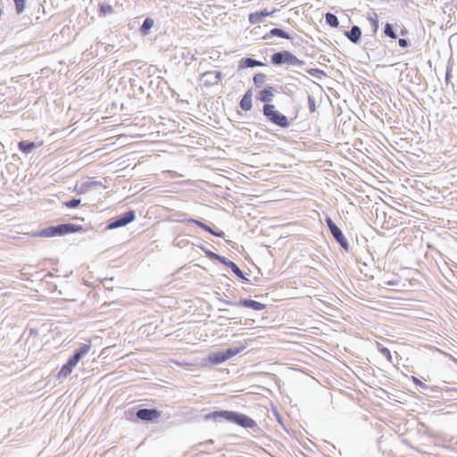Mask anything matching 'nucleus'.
<instances>
[{
	"label": "nucleus",
	"instance_id": "20",
	"mask_svg": "<svg viewBox=\"0 0 457 457\" xmlns=\"http://www.w3.org/2000/svg\"><path fill=\"white\" fill-rule=\"evenodd\" d=\"M74 368L75 367L72 364H71L70 361H67V362L59 370V372L57 374V378L59 379L67 378L72 372Z\"/></svg>",
	"mask_w": 457,
	"mask_h": 457
},
{
	"label": "nucleus",
	"instance_id": "49",
	"mask_svg": "<svg viewBox=\"0 0 457 457\" xmlns=\"http://www.w3.org/2000/svg\"><path fill=\"white\" fill-rule=\"evenodd\" d=\"M388 285L394 286V285H395V283H392V282H388Z\"/></svg>",
	"mask_w": 457,
	"mask_h": 457
},
{
	"label": "nucleus",
	"instance_id": "10",
	"mask_svg": "<svg viewBox=\"0 0 457 457\" xmlns=\"http://www.w3.org/2000/svg\"><path fill=\"white\" fill-rule=\"evenodd\" d=\"M237 304L238 306L251 308L255 311H262L265 308V304L251 299H241L237 302Z\"/></svg>",
	"mask_w": 457,
	"mask_h": 457
},
{
	"label": "nucleus",
	"instance_id": "1",
	"mask_svg": "<svg viewBox=\"0 0 457 457\" xmlns=\"http://www.w3.org/2000/svg\"><path fill=\"white\" fill-rule=\"evenodd\" d=\"M205 420H212L215 422L227 420L235 423L245 428H251L253 432H259L261 428L258 424L249 416L232 411H215L205 415Z\"/></svg>",
	"mask_w": 457,
	"mask_h": 457
},
{
	"label": "nucleus",
	"instance_id": "21",
	"mask_svg": "<svg viewBox=\"0 0 457 457\" xmlns=\"http://www.w3.org/2000/svg\"><path fill=\"white\" fill-rule=\"evenodd\" d=\"M74 368L75 367L72 364H71L70 361H67V362L59 370V372L57 374V378L59 379L67 378L72 372Z\"/></svg>",
	"mask_w": 457,
	"mask_h": 457
},
{
	"label": "nucleus",
	"instance_id": "32",
	"mask_svg": "<svg viewBox=\"0 0 457 457\" xmlns=\"http://www.w3.org/2000/svg\"><path fill=\"white\" fill-rule=\"evenodd\" d=\"M249 22L252 24H257L262 22L263 18L260 15L259 12L250 13Z\"/></svg>",
	"mask_w": 457,
	"mask_h": 457
},
{
	"label": "nucleus",
	"instance_id": "38",
	"mask_svg": "<svg viewBox=\"0 0 457 457\" xmlns=\"http://www.w3.org/2000/svg\"><path fill=\"white\" fill-rule=\"evenodd\" d=\"M113 12L112 7L110 4H101L100 13L103 15L110 14Z\"/></svg>",
	"mask_w": 457,
	"mask_h": 457
},
{
	"label": "nucleus",
	"instance_id": "6",
	"mask_svg": "<svg viewBox=\"0 0 457 457\" xmlns=\"http://www.w3.org/2000/svg\"><path fill=\"white\" fill-rule=\"evenodd\" d=\"M222 77L223 75L220 71H210L202 74V80L204 86L212 87L218 85L220 82Z\"/></svg>",
	"mask_w": 457,
	"mask_h": 457
},
{
	"label": "nucleus",
	"instance_id": "46",
	"mask_svg": "<svg viewBox=\"0 0 457 457\" xmlns=\"http://www.w3.org/2000/svg\"><path fill=\"white\" fill-rule=\"evenodd\" d=\"M207 444H213V440L209 439V440L200 443L199 445H207Z\"/></svg>",
	"mask_w": 457,
	"mask_h": 457
},
{
	"label": "nucleus",
	"instance_id": "34",
	"mask_svg": "<svg viewBox=\"0 0 457 457\" xmlns=\"http://www.w3.org/2000/svg\"><path fill=\"white\" fill-rule=\"evenodd\" d=\"M100 185H101V182H98V181L87 182V183H84V184L81 185L79 190H80L81 193H84L88 188H90L92 187H97V186H100Z\"/></svg>",
	"mask_w": 457,
	"mask_h": 457
},
{
	"label": "nucleus",
	"instance_id": "44",
	"mask_svg": "<svg viewBox=\"0 0 457 457\" xmlns=\"http://www.w3.org/2000/svg\"><path fill=\"white\" fill-rule=\"evenodd\" d=\"M412 379H413V382H414L416 385H418V386H421V387H427V386H426L424 383H422L419 378H415V377H412Z\"/></svg>",
	"mask_w": 457,
	"mask_h": 457
},
{
	"label": "nucleus",
	"instance_id": "42",
	"mask_svg": "<svg viewBox=\"0 0 457 457\" xmlns=\"http://www.w3.org/2000/svg\"><path fill=\"white\" fill-rule=\"evenodd\" d=\"M398 44L403 48L408 47L411 45L410 41L406 38H400L398 40Z\"/></svg>",
	"mask_w": 457,
	"mask_h": 457
},
{
	"label": "nucleus",
	"instance_id": "8",
	"mask_svg": "<svg viewBox=\"0 0 457 457\" xmlns=\"http://www.w3.org/2000/svg\"><path fill=\"white\" fill-rule=\"evenodd\" d=\"M330 233L332 234L334 239L339 244V245L344 250L348 252L350 249V245L343 231L338 227H337L333 230H331Z\"/></svg>",
	"mask_w": 457,
	"mask_h": 457
},
{
	"label": "nucleus",
	"instance_id": "41",
	"mask_svg": "<svg viewBox=\"0 0 457 457\" xmlns=\"http://www.w3.org/2000/svg\"><path fill=\"white\" fill-rule=\"evenodd\" d=\"M54 228L56 230V234L58 237H61V236H64V226H63V223L62 224H59V225H56L54 226Z\"/></svg>",
	"mask_w": 457,
	"mask_h": 457
},
{
	"label": "nucleus",
	"instance_id": "5",
	"mask_svg": "<svg viewBox=\"0 0 457 457\" xmlns=\"http://www.w3.org/2000/svg\"><path fill=\"white\" fill-rule=\"evenodd\" d=\"M162 412L157 409H139L136 412V416L138 420L146 422H152L161 417Z\"/></svg>",
	"mask_w": 457,
	"mask_h": 457
},
{
	"label": "nucleus",
	"instance_id": "43",
	"mask_svg": "<svg viewBox=\"0 0 457 457\" xmlns=\"http://www.w3.org/2000/svg\"><path fill=\"white\" fill-rule=\"evenodd\" d=\"M220 302L231 306H238L237 302H232L228 299H220Z\"/></svg>",
	"mask_w": 457,
	"mask_h": 457
},
{
	"label": "nucleus",
	"instance_id": "28",
	"mask_svg": "<svg viewBox=\"0 0 457 457\" xmlns=\"http://www.w3.org/2000/svg\"><path fill=\"white\" fill-rule=\"evenodd\" d=\"M367 18L371 23V26L373 28V32L376 33L377 30L378 29V14L372 11L368 13Z\"/></svg>",
	"mask_w": 457,
	"mask_h": 457
},
{
	"label": "nucleus",
	"instance_id": "30",
	"mask_svg": "<svg viewBox=\"0 0 457 457\" xmlns=\"http://www.w3.org/2000/svg\"><path fill=\"white\" fill-rule=\"evenodd\" d=\"M384 33L386 37L395 39L397 37V35L394 29V27L391 23L386 22L384 29Z\"/></svg>",
	"mask_w": 457,
	"mask_h": 457
},
{
	"label": "nucleus",
	"instance_id": "11",
	"mask_svg": "<svg viewBox=\"0 0 457 457\" xmlns=\"http://www.w3.org/2000/svg\"><path fill=\"white\" fill-rule=\"evenodd\" d=\"M222 264L230 268L232 272L244 281H249V279L245 277V273L239 269V267L235 262L225 258Z\"/></svg>",
	"mask_w": 457,
	"mask_h": 457
},
{
	"label": "nucleus",
	"instance_id": "45",
	"mask_svg": "<svg viewBox=\"0 0 457 457\" xmlns=\"http://www.w3.org/2000/svg\"><path fill=\"white\" fill-rule=\"evenodd\" d=\"M259 13H260V15H261L262 18L267 17V16H269V15H271V14H272V12H269V11H267L266 9H264V10H262V11L259 12Z\"/></svg>",
	"mask_w": 457,
	"mask_h": 457
},
{
	"label": "nucleus",
	"instance_id": "2",
	"mask_svg": "<svg viewBox=\"0 0 457 457\" xmlns=\"http://www.w3.org/2000/svg\"><path fill=\"white\" fill-rule=\"evenodd\" d=\"M262 111L263 115L270 122L283 129L288 128L290 126L287 117L277 111L275 105L266 104H264Z\"/></svg>",
	"mask_w": 457,
	"mask_h": 457
},
{
	"label": "nucleus",
	"instance_id": "16",
	"mask_svg": "<svg viewBox=\"0 0 457 457\" xmlns=\"http://www.w3.org/2000/svg\"><path fill=\"white\" fill-rule=\"evenodd\" d=\"M259 66H264V63L261 61L255 60L253 58H243L240 60L239 68H254Z\"/></svg>",
	"mask_w": 457,
	"mask_h": 457
},
{
	"label": "nucleus",
	"instance_id": "19",
	"mask_svg": "<svg viewBox=\"0 0 457 457\" xmlns=\"http://www.w3.org/2000/svg\"><path fill=\"white\" fill-rule=\"evenodd\" d=\"M37 237H58L56 234V230L54 228V226H49L47 228H45L41 230H39L37 233L35 234Z\"/></svg>",
	"mask_w": 457,
	"mask_h": 457
},
{
	"label": "nucleus",
	"instance_id": "24",
	"mask_svg": "<svg viewBox=\"0 0 457 457\" xmlns=\"http://www.w3.org/2000/svg\"><path fill=\"white\" fill-rule=\"evenodd\" d=\"M64 226V234H72L76 232L84 231V228L81 225L72 224V223H63Z\"/></svg>",
	"mask_w": 457,
	"mask_h": 457
},
{
	"label": "nucleus",
	"instance_id": "40",
	"mask_svg": "<svg viewBox=\"0 0 457 457\" xmlns=\"http://www.w3.org/2000/svg\"><path fill=\"white\" fill-rule=\"evenodd\" d=\"M325 221L328 225V228L329 229V231L333 230L335 228H337V226L334 223V221L332 220V219L328 216L326 217L325 219Z\"/></svg>",
	"mask_w": 457,
	"mask_h": 457
},
{
	"label": "nucleus",
	"instance_id": "47",
	"mask_svg": "<svg viewBox=\"0 0 457 457\" xmlns=\"http://www.w3.org/2000/svg\"><path fill=\"white\" fill-rule=\"evenodd\" d=\"M445 80H446V83H448V82H449V80H450V74H449V71H447V72H446Z\"/></svg>",
	"mask_w": 457,
	"mask_h": 457
},
{
	"label": "nucleus",
	"instance_id": "33",
	"mask_svg": "<svg viewBox=\"0 0 457 457\" xmlns=\"http://www.w3.org/2000/svg\"><path fill=\"white\" fill-rule=\"evenodd\" d=\"M13 2L15 4V11L17 14L22 13L25 10L26 0H13Z\"/></svg>",
	"mask_w": 457,
	"mask_h": 457
},
{
	"label": "nucleus",
	"instance_id": "37",
	"mask_svg": "<svg viewBox=\"0 0 457 457\" xmlns=\"http://www.w3.org/2000/svg\"><path fill=\"white\" fill-rule=\"evenodd\" d=\"M307 72L312 75V77H315V78H318L320 79L321 76L325 75L324 71L320 70V69H317V68H314V69H310L307 71Z\"/></svg>",
	"mask_w": 457,
	"mask_h": 457
},
{
	"label": "nucleus",
	"instance_id": "7",
	"mask_svg": "<svg viewBox=\"0 0 457 457\" xmlns=\"http://www.w3.org/2000/svg\"><path fill=\"white\" fill-rule=\"evenodd\" d=\"M91 344H84L75 350L73 354L68 359V361L71 362L74 367L77 366L79 361L86 355L91 349Z\"/></svg>",
	"mask_w": 457,
	"mask_h": 457
},
{
	"label": "nucleus",
	"instance_id": "3",
	"mask_svg": "<svg viewBox=\"0 0 457 457\" xmlns=\"http://www.w3.org/2000/svg\"><path fill=\"white\" fill-rule=\"evenodd\" d=\"M270 60L271 63L277 66L287 64L301 67L304 64V62L303 60L298 59L291 52L286 50L274 53L271 55Z\"/></svg>",
	"mask_w": 457,
	"mask_h": 457
},
{
	"label": "nucleus",
	"instance_id": "27",
	"mask_svg": "<svg viewBox=\"0 0 457 457\" xmlns=\"http://www.w3.org/2000/svg\"><path fill=\"white\" fill-rule=\"evenodd\" d=\"M325 21H326L327 24H328L332 28H337L339 25L337 17L331 12L326 13Z\"/></svg>",
	"mask_w": 457,
	"mask_h": 457
},
{
	"label": "nucleus",
	"instance_id": "36",
	"mask_svg": "<svg viewBox=\"0 0 457 457\" xmlns=\"http://www.w3.org/2000/svg\"><path fill=\"white\" fill-rule=\"evenodd\" d=\"M154 25V21L150 18H146L143 21V25L141 27V30L144 32H146L148 29H150Z\"/></svg>",
	"mask_w": 457,
	"mask_h": 457
},
{
	"label": "nucleus",
	"instance_id": "35",
	"mask_svg": "<svg viewBox=\"0 0 457 457\" xmlns=\"http://www.w3.org/2000/svg\"><path fill=\"white\" fill-rule=\"evenodd\" d=\"M80 199L78 198H72L69 201L64 202V205L68 208H76L80 204Z\"/></svg>",
	"mask_w": 457,
	"mask_h": 457
},
{
	"label": "nucleus",
	"instance_id": "17",
	"mask_svg": "<svg viewBox=\"0 0 457 457\" xmlns=\"http://www.w3.org/2000/svg\"><path fill=\"white\" fill-rule=\"evenodd\" d=\"M38 337V330L37 328H31L29 329V336L26 339V345H29V350H30L31 346H34L37 342L36 339Z\"/></svg>",
	"mask_w": 457,
	"mask_h": 457
},
{
	"label": "nucleus",
	"instance_id": "9",
	"mask_svg": "<svg viewBox=\"0 0 457 457\" xmlns=\"http://www.w3.org/2000/svg\"><path fill=\"white\" fill-rule=\"evenodd\" d=\"M188 224H195L198 227H200L201 228H203L204 230L209 232L210 234H212V235H213V236H215L217 237L223 238L225 237V233L223 231H215L209 225L202 222L201 220H195V219H190L188 220Z\"/></svg>",
	"mask_w": 457,
	"mask_h": 457
},
{
	"label": "nucleus",
	"instance_id": "48",
	"mask_svg": "<svg viewBox=\"0 0 457 457\" xmlns=\"http://www.w3.org/2000/svg\"><path fill=\"white\" fill-rule=\"evenodd\" d=\"M220 312H227L228 310L227 309H223V308H220L219 309Z\"/></svg>",
	"mask_w": 457,
	"mask_h": 457
},
{
	"label": "nucleus",
	"instance_id": "29",
	"mask_svg": "<svg viewBox=\"0 0 457 457\" xmlns=\"http://www.w3.org/2000/svg\"><path fill=\"white\" fill-rule=\"evenodd\" d=\"M378 352L385 357L389 362H393L392 354L388 348L385 347L381 344H378Z\"/></svg>",
	"mask_w": 457,
	"mask_h": 457
},
{
	"label": "nucleus",
	"instance_id": "4",
	"mask_svg": "<svg viewBox=\"0 0 457 457\" xmlns=\"http://www.w3.org/2000/svg\"><path fill=\"white\" fill-rule=\"evenodd\" d=\"M136 219V212L133 210H129L120 215L111 219L106 226L107 229H115L120 227H124L129 223L132 222Z\"/></svg>",
	"mask_w": 457,
	"mask_h": 457
},
{
	"label": "nucleus",
	"instance_id": "31",
	"mask_svg": "<svg viewBox=\"0 0 457 457\" xmlns=\"http://www.w3.org/2000/svg\"><path fill=\"white\" fill-rule=\"evenodd\" d=\"M266 75L263 73H257L253 76V83L256 87H261L266 81Z\"/></svg>",
	"mask_w": 457,
	"mask_h": 457
},
{
	"label": "nucleus",
	"instance_id": "14",
	"mask_svg": "<svg viewBox=\"0 0 457 457\" xmlns=\"http://www.w3.org/2000/svg\"><path fill=\"white\" fill-rule=\"evenodd\" d=\"M239 106L244 111H250L253 107L252 89H248L240 100Z\"/></svg>",
	"mask_w": 457,
	"mask_h": 457
},
{
	"label": "nucleus",
	"instance_id": "18",
	"mask_svg": "<svg viewBox=\"0 0 457 457\" xmlns=\"http://www.w3.org/2000/svg\"><path fill=\"white\" fill-rule=\"evenodd\" d=\"M245 346H238V347H230L223 350L224 357L227 360L236 356L237 354L240 353L242 351L245 350Z\"/></svg>",
	"mask_w": 457,
	"mask_h": 457
},
{
	"label": "nucleus",
	"instance_id": "22",
	"mask_svg": "<svg viewBox=\"0 0 457 457\" xmlns=\"http://www.w3.org/2000/svg\"><path fill=\"white\" fill-rule=\"evenodd\" d=\"M209 361L212 364H220L226 361L224 353L222 351L212 353L208 357Z\"/></svg>",
	"mask_w": 457,
	"mask_h": 457
},
{
	"label": "nucleus",
	"instance_id": "12",
	"mask_svg": "<svg viewBox=\"0 0 457 457\" xmlns=\"http://www.w3.org/2000/svg\"><path fill=\"white\" fill-rule=\"evenodd\" d=\"M345 37L353 43L357 44L361 36V30L359 26H353L350 30L345 32Z\"/></svg>",
	"mask_w": 457,
	"mask_h": 457
},
{
	"label": "nucleus",
	"instance_id": "39",
	"mask_svg": "<svg viewBox=\"0 0 457 457\" xmlns=\"http://www.w3.org/2000/svg\"><path fill=\"white\" fill-rule=\"evenodd\" d=\"M308 106L311 112H314L316 111L315 99L310 95H308Z\"/></svg>",
	"mask_w": 457,
	"mask_h": 457
},
{
	"label": "nucleus",
	"instance_id": "25",
	"mask_svg": "<svg viewBox=\"0 0 457 457\" xmlns=\"http://www.w3.org/2000/svg\"><path fill=\"white\" fill-rule=\"evenodd\" d=\"M199 247L203 250V252L205 253L206 257H208L210 260L219 261L220 263H222L224 259L226 258L224 256H221L218 253L212 252L211 250H209L205 247H203V246H199Z\"/></svg>",
	"mask_w": 457,
	"mask_h": 457
},
{
	"label": "nucleus",
	"instance_id": "23",
	"mask_svg": "<svg viewBox=\"0 0 457 457\" xmlns=\"http://www.w3.org/2000/svg\"><path fill=\"white\" fill-rule=\"evenodd\" d=\"M18 147L22 153L29 154L36 147V145L34 142L23 140L19 142Z\"/></svg>",
	"mask_w": 457,
	"mask_h": 457
},
{
	"label": "nucleus",
	"instance_id": "26",
	"mask_svg": "<svg viewBox=\"0 0 457 457\" xmlns=\"http://www.w3.org/2000/svg\"><path fill=\"white\" fill-rule=\"evenodd\" d=\"M191 218H187V214L185 212H177L170 216V220L175 222L188 223Z\"/></svg>",
	"mask_w": 457,
	"mask_h": 457
},
{
	"label": "nucleus",
	"instance_id": "15",
	"mask_svg": "<svg viewBox=\"0 0 457 457\" xmlns=\"http://www.w3.org/2000/svg\"><path fill=\"white\" fill-rule=\"evenodd\" d=\"M274 88L271 86H268L260 92L259 100L266 104H270L274 96Z\"/></svg>",
	"mask_w": 457,
	"mask_h": 457
},
{
	"label": "nucleus",
	"instance_id": "13",
	"mask_svg": "<svg viewBox=\"0 0 457 457\" xmlns=\"http://www.w3.org/2000/svg\"><path fill=\"white\" fill-rule=\"evenodd\" d=\"M272 37H278L286 38V39H292L291 36L287 32H286L285 30H283L282 29H279V28H274V29H270L268 33H266L263 36L262 38L268 39Z\"/></svg>",
	"mask_w": 457,
	"mask_h": 457
}]
</instances>
